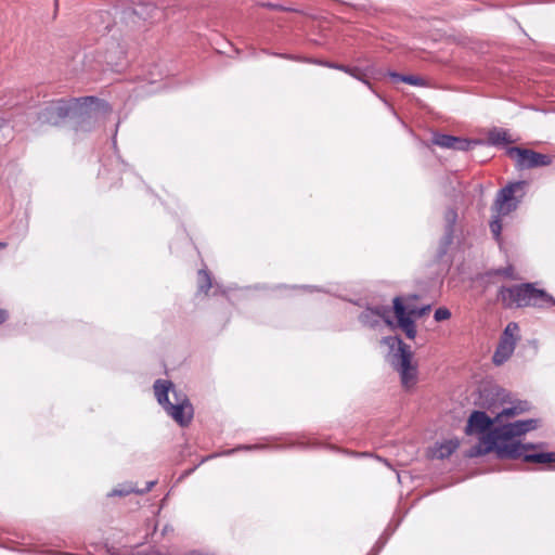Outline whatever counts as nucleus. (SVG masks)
Returning a JSON list of instances; mask_svg holds the SVG:
<instances>
[{
    "label": "nucleus",
    "instance_id": "6ab92c4d",
    "mask_svg": "<svg viewBox=\"0 0 555 555\" xmlns=\"http://www.w3.org/2000/svg\"><path fill=\"white\" fill-rule=\"evenodd\" d=\"M503 217H499L498 214L492 212V220L490 222V231L493 234V237L496 241H500L501 238V232H502V219Z\"/></svg>",
    "mask_w": 555,
    "mask_h": 555
},
{
    "label": "nucleus",
    "instance_id": "6e6552de",
    "mask_svg": "<svg viewBox=\"0 0 555 555\" xmlns=\"http://www.w3.org/2000/svg\"><path fill=\"white\" fill-rule=\"evenodd\" d=\"M526 181L511 182L496 193L491 207L492 212L499 217H505L515 211L525 196Z\"/></svg>",
    "mask_w": 555,
    "mask_h": 555
},
{
    "label": "nucleus",
    "instance_id": "9d476101",
    "mask_svg": "<svg viewBox=\"0 0 555 555\" xmlns=\"http://www.w3.org/2000/svg\"><path fill=\"white\" fill-rule=\"evenodd\" d=\"M507 154L511 157H515L517 160V166L521 169H530L537 167L548 166L552 163V159L546 154H541L528 149L521 147H509L507 150Z\"/></svg>",
    "mask_w": 555,
    "mask_h": 555
},
{
    "label": "nucleus",
    "instance_id": "7ed1b4c3",
    "mask_svg": "<svg viewBox=\"0 0 555 555\" xmlns=\"http://www.w3.org/2000/svg\"><path fill=\"white\" fill-rule=\"evenodd\" d=\"M94 103H100L94 96L52 100L40 108L37 119L41 125L57 126L72 115L88 114L89 106Z\"/></svg>",
    "mask_w": 555,
    "mask_h": 555
},
{
    "label": "nucleus",
    "instance_id": "39448f33",
    "mask_svg": "<svg viewBox=\"0 0 555 555\" xmlns=\"http://www.w3.org/2000/svg\"><path fill=\"white\" fill-rule=\"evenodd\" d=\"M487 409L491 411V413L495 414V417L491 418L482 411H474L469 415L465 427L466 435L485 434L486 431L490 433V428L494 423H501L504 417H514L529 411L530 404L527 401H518L509 408H503L501 411H498L495 404H489L487 405Z\"/></svg>",
    "mask_w": 555,
    "mask_h": 555
},
{
    "label": "nucleus",
    "instance_id": "9b49d317",
    "mask_svg": "<svg viewBox=\"0 0 555 555\" xmlns=\"http://www.w3.org/2000/svg\"><path fill=\"white\" fill-rule=\"evenodd\" d=\"M359 320L364 326L372 328L382 324H391L389 320V308L387 307L367 308L361 312Z\"/></svg>",
    "mask_w": 555,
    "mask_h": 555
},
{
    "label": "nucleus",
    "instance_id": "a878e982",
    "mask_svg": "<svg viewBox=\"0 0 555 555\" xmlns=\"http://www.w3.org/2000/svg\"><path fill=\"white\" fill-rule=\"evenodd\" d=\"M235 450H229L225 452V454H232Z\"/></svg>",
    "mask_w": 555,
    "mask_h": 555
},
{
    "label": "nucleus",
    "instance_id": "f257e3e1",
    "mask_svg": "<svg viewBox=\"0 0 555 555\" xmlns=\"http://www.w3.org/2000/svg\"><path fill=\"white\" fill-rule=\"evenodd\" d=\"M539 420L529 418L516 421L514 423L504 424L502 426L491 429L490 433L485 434L480 438L479 444L473 447L468 456H480L492 451H495L500 459H520L525 462L547 464L555 462V452H535L529 453V450H534L541 444L520 443L515 441L514 438L520 437L531 430L537 429Z\"/></svg>",
    "mask_w": 555,
    "mask_h": 555
},
{
    "label": "nucleus",
    "instance_id": "423d86ee",
    "mask_svg": "<svg viewBox=\"0 0 555 555\" xmlns=\"http://www.w3.org/2000/svg\"><path fill=\"white\" fill-rule=\"evenodd\" d=\"M417 299V295L397 296L393 298V312L398 325L409 339H414L417 333L414 319L422 318L430 310L429 305L421 308L417 307L415 304Z\"/></svg>",
    "mask_w": 555,
    "mask_h": 555
},
{
    "label": "nucleus",
    "instance_id": "0eeeda50",
    "mask_svg": "<svg viewBox=\"0 0 555 555\" xmlns=\"http://www.w3.org/2000/svg\"><path fill=\"white\" fill-rule=\"evenodd\" d=\"M384 343L391 349L397 346V350L391 356V364L399 372L403 387L410 388L414 386L417 377V367L412 364L413 353L410 347L399 337H386Z\"/></svg>",
    "mask_w": 555,
    "mask_h": 555
},
{
    "label": "nucleus",
    "instance_id": "20e7f679",
    "mask_svg": "<svg viewBox=\"0 0 555 555\" xmlns=\"http://www.w3.org/2000/svg\"><path fill=\"white\" fill-rule=\"evenodd\" d=\"M158 403L180 426H186L193 418V406L186 395L175 388L169 380L157 379L154 384Z\"/></svg>",
    "mask_w": 555,
    "mask_h": 555
},
{
    "label": "nucleus",
    "instance_id": "5701e85b",
    "mask_svg": "<svg viewBox=\"0 0 555 555\" xmlns=\"http://www.w3.org/2000/svg\"><path fill=\"white\" fill-rule=\"evenodd\" d=\"M8 312L4 309H0V324L4 323L8 319Z\"/></svg>",
    "mask_w": 555,
    "mask_h": 555
},
{
    "label": "nucleus",
    "instance_id": "f8f14e48",
    "mask_svg": "<svg viewBox=\"0 0 555 555\" xmlns=\"http://www.w3.org/2000/svg\"><path fill=\"white\" fill-rule=\"evenodd\" d=\"M313 63L315 64H320V65H323V66H326L328 68H334V69H338L339 72H344L348 75H350L351 77L356 78L357 80L363 82L364 85H366L372 91L373 90V87L370 82V77H371V73H372V69L370 67H366V68H360V67H351V66H347V65H343V64H337V63H332V62H321V61H314Z\"/></svg>",
    "mask_w": 555,
    "mask_h": 555
},
{
    "label": "nucleus",
    "instance_id": "aec40b11",
    "mask_svg": "<svg viewBox=\"0 0 555 555\" xmlns=\"http://www.w3.org/2000/svg\"><path fill=\"white\" fill-rule=\"evenodd\" d=\"M198 275H199V291L204 292V293H207L210 287H211V280H210V275L207 271L205 270H201L198 272Z\"/></svg>",
    "mask_w": 555,
    "mask_h": 555
},
{
    "label": "nucleus",
    "instance_id": "a211bd4d",
    "mask_svg": "<svg viewBox=\"0 0 555 555\" xmlns=\"http://www.w3.org/2000/svg\"><path fill=\"white\" fill-rule=\"evenodd\" d=\"M488 140L493 145L512 143L508 132L504 129H493L488 134Z\"/></svg>",
    "mask_w": 555,
    "mask_h": 555
},
{
    "label": "nucleus",
    "instance_id": "4be33fe9",
    "mask_svg": "<svg viewBox=\"0 0 555 555\" xmlns=\"http://www.w3.org/2000/svg\"><path fill=\"white\" fill-rule=\"evenodd\" d=\"M450 318H451L450 310L448 308H443V307L436 309L435 314H434V319L437 322L446 321V320H449Z\"/></svg>",
    "mask_w": 555,
    "mask_h": 555
},
{
    "label": "nucleus",
    "instance_id": "393cba45",
    "mask_svg": "<svg viewBox=\"0 0 555 555\" xmlns=\"http://www.w3.org/2000/svg\"><path fill=\"white\" fill-rule=\"evenodd\" d=\"M253 448L254 447H251V446H243V447H240L238 449L250 450Z\"/></svg>",
    "mask_w": 555,
    "mask_h": 555
},
{
    "label": "nucleus",
    "instance_id": "bb28decb",
    "mask_svg": "<svg viewBox=\"0 0 555 555\" xmlns=\"http://www.w3.org/2000/svg\"><path fill=\"white\" fill-rule=\"evenodd\" d=\"M5 244L0 242V248H4Z\"/></svg>",
    "mask_w": 555,
    "mask_h": 555
},
{
    "label": "nucleus",
    "instance_id": "f03ea898",
    "mask_svg": "<svg viewBox=\"0 0 555 555\" xmlns=\"http://www.w3.org/2000/svg\"><path fill=\"white\" fill-rule=\"evenodd\" d=\"M498 299L505 308L534 307L545 309L555 307V298L544 289L537 288L533 283L502 286Z\"/></svg>",
    "mask_w": 555,
    "mask_h": 555
},
{
    "label": "nucleus",
    "instance_id": "f3484780",
    "mask_svg": "<svg viewBox=\"0 0 555 555\" xmlns=\"http://www.w3.org/2000/svg\"><path fill=\"white\" fill-rule=\"evenodd\" d=\"M388 76L393 81H401V82H405V83H409V85H412V86H416V87L425 86V80L423 78L418 77V76L402 75V74H398L396 72H389Z\"/></svg>",
    "mask_w": 555,
    "mask_h": 555
},
{
    "label": "nucleus",
    "instance_id": "dca6fc26",
    "mask_svg": "<svg viewBox=\"0 0 555 555\" xmlns=\"http://www.w3.org/2000/svg\"><path fill=\"white\" fill-rule=\"evenodd\" d=\"M444 221H446V234H444V245L448 246L451 244L454 234V227L457 221V212L453 208H449L444 212Z\"/></svg>",
    "mask_w": 555,
    "mask_h": 555
},
{
    "label": "nucleus",
    "instance_id": "ddd939ff",
    "mask_svg": "<svg viewBox=\"0 0 555 555\" xmlns=\"http://www.w3.org/2000/svg\"><path fill=\"white\" fill-rule=\"evenodd\" d=\"M433 142L440 147L455 151H468L473 145L478 144L477 141H470L464 138L441 133L434 135Z\"/></svg>",
    "mask_w": 555,
    "mask_h": 555
},
{
    "label": "nucleus",
    "instance_id": "1a4fd4ad",
    "mask_svg": "<svg viewBox=\"0 0 555 555\" xmlns=\"http://www.w3.org/2000/svg\"><path fill=\"white\" fill-rule=\"evenodd\" d=\"M518 332L519 326L516 322L506 325L493 354L494 364L501 365L512 357L519 339Z\"/></svg>",
    "mask_w": 555,
    "mask_h": 555
},
{
    "label": "nucleus",
    "instance_id": "b1692460",
    "mask_svg": "<svg viewBox=\"0 0 555 555\" xmlns=\"http://www.w3.org/2000/svg\"><path fill=\"white\" fill-rule=\"evenodd\" d=\"M3 129H7L10 131V127L9 125H7L1 118H0V132L3 130Z\"/></svg>",
    "mask_w": 555,
    "mask_h": 555
},
{
    "label": "nucleus",
    "instance_id": "2eb2a0df",
    "mask_svg": "<svg viewBox=\"0 0 555 555\" xmlns=\"http://www.w3.org/2000/svg\"><path fill=\"white\" fill-rule=\"evenodd\" d=\"M460 447L457 439H448L442 442H437L434 448L430 449V457L443 460L449 457Z\"/></svg>",
    "mask_w": 555,
    "mask_h": 555
},
{
    "label": "nucleus",
    "instance_id": "4468645a",
    "mask_svg": "<svg viewBox=\"0 0 555 555\" xmlns=\"http://www.w3.org/2000/svg\"><path fill=\"white\" fill-rule=\"evenodd\" d=\"M127 14L138 16L143 21L158 18L162 15L153 0L138 2L131 11L127 12Z\"/></svg>",
    "mask_w": 555,
    "mask_h": 555
},
{
    "label": "nucleus",
    "instance_id": "412c9836",
    "mask_svg": "<svg viewBox=\"0 0 555 555\" xmlns=\"http://www.w3.org/2000/svg\"><path fill=\"white\" fill-rule=\"evenodd\" d=\"M156 483V481H150L147 483V487L144 489V490H134V489H129V490H119V489H114L111 493V495H127L131 492H140V493H144V492H147L150 491L153 486Z\"/></svg>",
    "mask_w": 555,
    "mask_h": 555
}]
</instances>
